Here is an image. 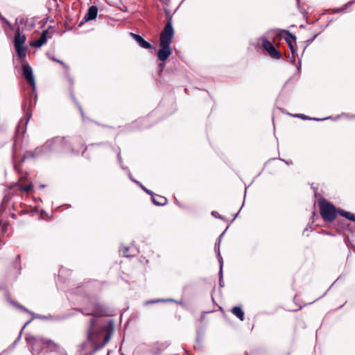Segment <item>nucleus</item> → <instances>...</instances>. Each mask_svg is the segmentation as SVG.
I'll return each instance as SVG.
<instances>
[{
	"label": "nucleus",
	"instance_id": "obj_1",
	"mask_svg": "<svg viewBox=\"0 0 355 355\" xmlns=\"http://www.w3.org/2000/svg\"><path fill=\"white\" fill-rule=\"evenodd\" d=\"M319 206L322 216L327 221L333 220L336 216V208L325 200H320L319 201Z\"/></svg>",
	"mask_w": 355,
	"mask_h": 355
},
{
	"label": "nucleus",
	"instance_id": "obj_2",
	"mask_svg": "<svg viewBox=\"0 0 355 355\" xmlns=\"http://www.w3.org/2000/svg\"><path fill=\"white\" fill-rule=\"evenodd\" d=\"M173 37V27L170 23H168L160 35V46H170Z\"/></svg>",
	"mask_w": 355,
	"mask_h": 355
},
{
	"label": "nucleus",
	"instance_id": "obj_3",
	"mask_svg": "<svg viewBox=\"0 0 355 355\" xmlns=\"http://www.w3.org/2000/svg\"><path fill=\"white\" fill-rule=\"evenodd\" d=\"M263 46L268 53L274 58H280L279 53L276 50L273 45L268 40L263 39Z\"/></svg>",
	"mask_w": 355,
	"mask_h": 355
},
{
	"label": "nucleus",
	"instance_id": "obj_4",
	"mask_svg": "<svg viewBox=\"0 0 355 355\" xmlns=\"http://www.w3.org/2000/svg\"><path fill=\"white\" fill-rule=\"evenodd\" d=\"M23 72L26 80L31 84L32 87L35 86V79L33 75L31 67L28 64L23 65Z\"/></svg>",
	"mask_w": 355,
	"mask_h": 355
},
{
	"label": "nucleus",
	"instance_id": "obj_5",
	"mask_svg": "<svg viewBox=\"0 0 355 355\" xmlns=\"http://www.w3.org/2000/svg\"><path fill=\"white\" fill-rule=\"evenodd\" d=\"M161 49L158 52V58L160 60H166L171 54V49L170 46H160Z\"/></svg>",
	"mask_w": 355,
	"mask_h": 355
},
{
	"label": "nucleus",
	"instance_id": "obj_6",
	"mask_svg": "<svg viewBox=\"0 0 355 355\" xmlns=\"http://www.w3.org/2000/svg\"><path fill=\"white\" fill-rule=\"evenodd\" d=\"M26 41V37L24 35H21L19 31L17 32L15 38V47H20L24 46L23 44Z\"/></svg>",
	"mask_w": 355,
	"mask_h": 355
},
{
	"label": "nucleus",
	"instance_id": "obj_7",
	"mask_svg": "<svg viewBox=\"0 0 355 355\" xmlns=\"http://www.w3.org/2000/svg\"><path fill=\"white\" fill-rule=\"evenodd\" d=\"M134 39L139 44V45L145 49H150L151 45L148 42L145 41L140 35L132 34Z\"/></svg>",
	"mask_w": 355,
	"mask_h": 355
},
{
	"label": "nucleus",
	"instance_id": "obj_8",
	"mask_svg": "<svg viewBox=\"0 0 355 355\" xmlns=\"http://www.w3.org/2000/svg\"><path fill=\"white\" fill-rule=\"evenodd\" d=\"M97 11V8L95 6H92L86 14L85 19L87 21L94 19L96 17Z\"/></svg>",
	"mask_w": 355,
	"mask_h": 355
},
{
	"label": "nucleus",
	"instance_id": "obj_9",
	"mask_svg": "<svg viewBox=\"0 0 355 355\" xmlns=\"http://www.w3.org/2000/svg\"><path fill=\"white\" fill-rule=\"evenodd\" d=\"M45 42H46V36H45V34L43 33L42 35L41 36V37L39 40L32 42L31 45L36 46V47H40Z\"/></svg>",
	"mask_w": 355,
	"mask_h": 355
},
{
	"label": "nucleus",
	"instance_id": "obj_10",
	"mask_svg": "<svg viewBox=\"0 0 355 355\" xmlns=\"http://www.w3.org/2000/svg\"><path fill=\"white\" fill-rule=\"evenodd\" d=\"M233 313L241 320H243V312L239 307H234L232 310Z\"/></svg>",
	"mask_w": 355,
	"mask_h": 355
},
{
	"label": "nucleus",
	"instance_id": "obj_11",
	"mask_svg": "<svg viewBox=\"0 0 355 355\" xmlns=\"http://www.w3.org/2000/svg\"><path fill=\"white\" fill-rule=\"evenodd\" d=\"M17 55L20 58H24L26 56V49L24 46L15 47Z\"/></svg>",
	"mask_w": 355,
	"mask_h": 355
},
{
	"label": "nucleus",
	"instance_id": "obj_12",
	"mask_svg": "<svg viewBox=\"0 0 355 355\" xmlns=\"http://www.w3.org/2000/svg\"><path fill=\"white\" fill-rule=\"evenodd\" d=\"M340 214L350 219V220H355V217L354 216L349 213V212H346V211H340Z\"/></svg>",
	"mask_w": 355,
	"mask_h": 355
},
{
	"label": "nucleus",
	"instance_id": "obj_13",
	"mask_svg": "<svg viewBox=\"0 0 355 355\" xmlns=\"http://www.w3.org/2000/svg\"><path fill=\"white\" fill-rule=\"evenodd\" d=\"M288 45L290 46L291 49H293V42L295 41V38L294 37H293L292 35H289L286 38Z\"/></svg>",
	"mask_w": 355,
	"mask_h": 355
},
{
	"label": "nucleus",
	"instance_id": "obj_14",
	"mask_svg": "<svg viewBox=\"0 0 355 355\" xmlns=\"http://www.w3.org/2000/svg\"><path fill=\"white\" fill-rule=\"evenodd\" d=\"M165 201H166V200H165V199H162V201H161V202H157L155 201V200H154L155 203L159 204V205H163V204H164V203H165Z\"/></svg>",
	"mask_w": 355,
	"mask_h": 355
}]
</instances>
